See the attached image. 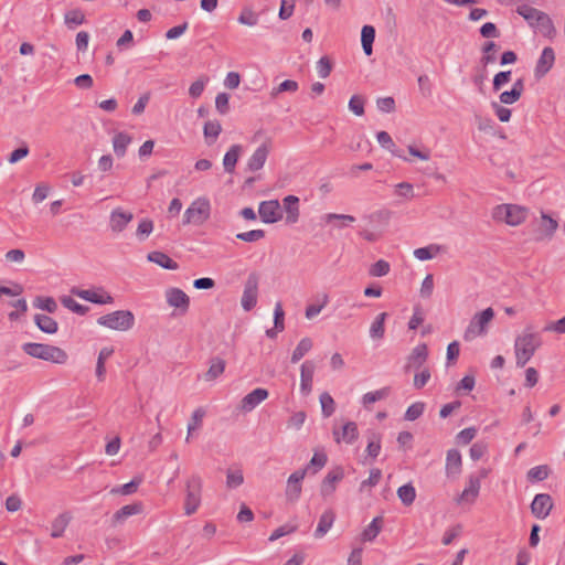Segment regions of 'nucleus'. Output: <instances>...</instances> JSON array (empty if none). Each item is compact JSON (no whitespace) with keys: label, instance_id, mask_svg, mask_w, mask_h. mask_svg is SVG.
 Returning a JSON list of instances; mask_svg holds the SVG:
<instances>
[{"label":"nucleus","instance_id":"obj_1","mask_svg":"<svg viewBox=\"0 0 565 565\" xmlns=\"http://www.w3.org/2000/svg\"><path fill=\"white\" fill-rule=\"evenodd\" d=\"M541 345V335L533 332L531 327H526L523 333L515 338L514 351L516 366H525Z\"/></svg>","mask_w":565,"mask_h":565},{"label":"nucleus","instance_id":"obj_2","mask_svg":"<svg viewBox=\"0 0 565 565\" xmlns=\"http://www.w3.org/2000/svg\"><path fill=\"white\" fill-rule=\"evenodd\" d=\"M22 350L32 358L56 364H64L68 359L67 353L63 349L46 343L26 342L22 345Z\"/></svg>","mask_w":565,"mask_h":565},{"label":"nucleus","instance_id":"obj_3","mask_svg":"<svg viewBox=\"0 0 565 565\" xmlns=\"http://www.w3.org/2000/svg\"><path fill=\"white\" fill-rule=\"evenodd\" d=\"M529 210L516 204H500L492 211L495 221L504 222L510 226L522 224L527 217Z\"/></svg>","mask_w":565,"mask_h":565},{"label":"nucleus","instance_id":"obj_4","mask_svg":"<svg viewBox=\"0 0 565 565\" xmlns=\"http://www.w3.org/2000/svg\"><path fill=\"white\" fill-rule=\"evenodd\" d=\"M97 323L111 330L128 331L135 324V316L130 310H117L100 316Z\"/></svg>","mask_w":565,"mask_h":565},{"label":"nucleus","instance_id":"obj_5","mask_svg":"<svg viewBox=\"0 0 565 565\" xmlns=\"http://www.w3.org/2000/svg\"><path fill=\"white\" fill-rule=\"evenodd\" d=\"M493 318L494 311L491 307L476 313L465 330L463 340L469 342L475 340L477 337L484 335L488 331V326Z\"/></svg>","mask_w":565,"mask_h":565},{"label":"nucleus","instance_id":"obj_6","mask_svg":"<svg viewBox=\"0 0 565 565\" xmlns=\"http://www.w3.org/2000/svg\"><path fill=\"white\" fill-rule=\"evenodd\" d=\"M184 513L194 514L201 504L202 479L199 475H192L185 482Z\"/></svg>","mask_w":565,"mask_h":565},{"label":"nucleus","instance_id":"obj_7","mask_svg":"<svg viewBox=\"0 0 565 565\" xmlns=\"http://www.w3.org/2000/svg\"><path fill=\"white\" fill-rule=\"evenodd\" d=\"M211 214L210 201L205 198H198L191 205L185 210L183 214V224H195L202 225L209 220Z\"/></svg>","mask_w":565,"mask_h":565},{"label":"nucleus","instance_id":"obj_8","mask_svg":"<svg viewBox=\"0 0 565 565\" xmlns=\"http://www.w3.org/2000/svg\"><path fill=\"white\" fill-rule=\"evenodd\" d=\"M259 277L257 273H250L244 284L241 299L242 308L250 311L257 303Z\"/></svg>","mask_w":565,"mask_h":565},{"label":"nucleus","instance_id":"obj_9","mask_svg":"<svg viewBox=\"0 0 565 565\" xmlns=\"http://www.w3.org/2000/svg\"><path fill=\"white\" fill-rule=\"evenodd\" d=\"M558 227V223L555 218L545 212L541 213V217L537 221V226L533 231V239L535 242L550 241Z\"/></svg>","mask_w":565,"mask_h":565},{"label":"nucleus","instance_id":"obj_10","mask_svg":"<svg viewBox=\"0 0 565 565\" xmlns=\"http://www.w3.org/2000/svg\"><path fill=\"white\" fill-rule=\"evenodd\" d=\"M166 300L170 307L179 310L181 316L185 315L190 307L189 296L180 288L172 287L166 290Z\"/></svg>","mask_w":565,"mask_h":565},{"label":"nucleus","instance_id":"obj_11","mask_svg":"<svg viewBox=\"0 0 565 565\" xmlns=\"http://www.w3.org/2000/svg\"><path fill=\"white\" fill-rule=\"evenodd\" d=\"M258 214L260 220L267 224L276 223L282 218V212L278 200L260 202Z\"/></svg>","mask_w":565,"mask_h":565},{"label":"nucleus","instance_id":"obj_12","mask_svg":"<svg viewBox=\"0 0 565 565\" xmlns=\"http://www.w3.org/2000/svg\"><path fill=\"white\" fill-rule=\"evenodd\" d=\"M102 292H98L94 289H79V288H72L71 292L86 301L97 303V305H106V303H113L114 298L106 291H104L102 288L98 289Z\"/></svg>","mask_w":565,"mask_h":565},{"label":"nucleus","instance_id":"obj_13","mask_svg":"<svg viewBox=\"0 0 565 565\" xmlns=\"http://www.w3.org/2000/svg\"><path fill=\"white\" fill-rule=\"evenodd\" d=\"M271 148V140L267 139L264 143H262L250 156V158L247 161L246 169L250 172H256L260 170L270 152Z\"/></svg>","mask_w":565,"mask_h":565},{"label":"nucleus","instance_id":"obj_14","mask_svg":"<svg viewBox=\"0 0 565 565\" xmlns=\"http://www.w3.org/2000/svg\"><path fill=\"white\" fill-rule=\"evenodd\" d=\"M552 508L553 500L552 497L547 493L536 494L531 503L532 514L540 520L547 518Z\"/></svg>","mask_w":565,"mask_h":565},{"label":"nucleus","instance_id":"obj_15","mask_svg":"<svg viewBox=\"0 0 565 565\" xmlns=\"http://www.w3.org/2000/svg\"><path fill=\"white\" fill-rule=\"evenodd\" d=\"M344 478V470L342 467L338 466L330 470L326 477L323 478L320 486V493L322 497L331 495L335 489L337 483L340 482Z\"/></svg>","mask_w":565,"mask_h":565},{"label":"nucleus","instance_id":"obj_16","mask_svg":"<svg viewBox=\"0 0 565 565\" xmlns=\"http://www.w3.org/2000/svg\"><path fill=\"white\" fill-rule=\"evenodd\" d=\"M307 469H299L292 472L287 480L286 498L296 501L301 494V481L305 479Z\"/></svg>","mask_w":565,"mask_h":565},{"label":"nucleus","instance_id":"obj_17","mask_svg":"<svg viewBox=\"0 0 565 565\" xmlns=\"http://www.w3.org/2000/svg\"><path fill=\"white\" fill-rule=\"evenodd\" d=\"M134 214L131 212H125L120 207L111 211L109 217V226L114 233L122 232L126 226L132 221Z\"/></svg>","mask_w":565,"mask_h":565},{"label":"nucleus","instance_id":"obj_18","mask_svg":"<svg viewBox=\"0 0 565 565\" xmlns=\"http://www.w3.org/2000/svg\"><path fill=\"white\" fill-rule=\"evenodd\" d=\"M428 358V349L425 343L416 345L407 358L406 371L409 369H420Z\"/></svg>","mask_w":565,"mask_h":565},{"label":"nucleus","instance_id":"obj_19","mask_svg":"<svg viewBox=\"0 0 565 565\" xmlns=\"http://www.w3.org/2000/svg\"><path fill=\"white\" fill-rule=\"evenodd\" d=\"M315 374V363L305 361L300 367V391L303 395H309L312 390Z\"/></svg>","mask_w":565,"mask_h":565},{"label":"nucleus","instance_id":"obj_20","mask_svg":"<svg viewBox=\"0 0 565 565\" xmlns=\"http://www.w3.org/2000/svg\"><path fill=\"white\" fill-rule=\"evenodd\" d=\"M268 391L266 388H255L248 393L241 402V408L244 412L253 411L257 405L268 397Z\"/></svg>","mask_w":565,"mask_h":565},{"label":"nucleus","instance_id":"obj_21","mask_svg":"<svg viewBox=\"0 0 565 565\" xmlns=\"http://www.w3.org/2000/svg\"><path fill=\"white\" fill-rule=\"evenodd\" d=\"M143 511V504L141 502H135L131 504L124 505L116 511L111 518L114 526L122 524L129 516L140 514Z\"/></svg>","mask_w":565,"mask_h":565},{"label":"nucleus","instance_id":"obj_22","mask_svg":"<svg viewBox=\"0 0 565 565\" xmlns=\"http://www.w3.org/2000/svg\"><path fill=\"white\" fill-rule=\"evenodd\" d=\"M555 61L554 50L550 46L544 47L535 66V76L537 78L544 76L553 67Z\"/></svg>","mask_w":565,"mask_h":565},{"label":"nucleus","instance_id":"obj_23","mask_svg":"<svg viewBox=\"0 0 565 565\" xmlns=\"http://www.w3.org/2000/svg\"><path fill=\"white\" fill-rule=\"evenodd\" d=\"M462 459L461 454L457 449H449L446 456V475L447 477H457L461 472Z\"/></svg>","mask_w":565,"mask_h":565},{"label":"nucleus","instance_id":"obj_24","mask_svg":"<svg viewBox=\"0 0 565 565\" xmlns=\"http://www.w3.org/2000/svg\"><path fill=\"white\" fill-rule=\"evenodd\" d=\"M333 437L338 444L341 441L353 444L359 437L358 425L354 422H348L343 425L341 433L333 430Z\"/></svg>","mask_w":565,"mask_h":565},{"label":"nucleus","instance_id":"obj_25","mask_svg":"<svg viewBox=\"0 0 565 565\" xmlns=\"http://www.w3.org/2000/svg\"><path fill=\"white\" fill-rule=\"evenodd\" d=\"M147 259L151 263L159 265L164 269L175 270L179 268L177 262H174L169 255L163 252L154 250L147 255Z\"/></svg>","mask_w":565,"mask_h":565},{"label":"nucleus","instance_id":"obj_26","mask_svg":"<svg viewBox=\"0 0 565 565\" xmlns=\"http://www.w3.org/2000/svg\"><path fill=\"white\" fill-rule=\"evenodd\" d=\"M71 521H72L71 512L66 511V512H63V513L58 514L52 521L51 536L53 539L62 537Z\"/></svg>","mask_w":565,"mask_h":565},{"label":"nucleus","instance_id":"obj_27","mask_svg":"<svg viewBox=\"0 0 565 565\" xmlns=\"http://www.w3.org/2000/svg\"><path fill=\"white\" fill-rule=\"evenodd\" d=\"M481 487V478L476 476H470L468 479V486L463 489L460 500L467 502H473L479 495Z\"/></svg>","mask_w":565,"mask_h":565},{"label":"nucleus","instance_id":"obj_28","mask_svg":"<svg viewBox=\"0 0 565 565\" xmlns=\"http://www.w3.org/2000/svg\"><path fill=\"white\" fill-rule=\"evenodd\" d=\"M335 520V513L332 509L326 510L319 519L318 526L315 531V536L320 539L324 536L331 529Z\"/></svg>","mask_w":565,"mask_h":565},{"label":"nucleus","instance_id":"obj_29","mask_svg":"<svg viewBox=\"0 0 565 565\" xmlns=\"http://www.w3.org/2000/svg\"><path fill=\"white\" fill-rule=\"evenodd\" d=\"M533 28H535L543 36L548 39H553L556 34L553 21L545 12H543L540 19L536 20Z\"/></svg>","mask_w":565,"mask_h":565},{"label":"nucleus","instance_id":"obj_30","mask_svg":"<svg viewBox=\"0 0 565 565\" xmlns=\"http://www.w3.org/2000/svg\"><path fill=\"white\" fill-rule=\"evenodd\" d=\"M243 151V148L241 145H233L231 148L226 151L223 158V167L224 170L228 173H233L236 167V163L239 159V156Z\"/></svg>","mask_w":565,"mask_h":565},{"label":"nucleus","instance_id":"obj_31","mask_svg":"<svg viewBox=\"0 0 565 565\" xmlns=\"http://www.w3.org/2000/svg\"><path fill=\"white\" fill-rule=\"evenodd\" d=\"M284 207L286 210L287 216L286 222L288 224H294L298 221L299 217V199L296 195H287L284 200Z\"/></svg>","mask_w":565,"mask_h":565},{"label":"nucleus","instance_id":"obj_32","mask_svg":"<svg viewBox=\"0 0 565 565\" xmlns=\"http://www.w3.org/2000/svg\"><path fill=\"white\" fill-rule=\"evenodd\" d=\"M36 327L44 333L54 334L58 330L57 322L50 316L38 313L34 316Z\"/></svg>","mask_w":565,"mask_h":565},{"label":"nucleus","instance_id":"obj_33","mask_svg":"<svg viewBox=\"0 0 565 565\" xmlns=\"http://www.w3.org/2000/svg\"><path fill=\"white\" fill-rule=\"evenodd\" d=\"M375 40V29L372 25H364L361 30V43L365 55L370 56L373 53V43Z\"/></svg>","mask_w":565,"mask_h":565},{"label":"nucleus","instance_id":"obj_34","mask_svg":"<svg viewBox=\"0 0 565 565\" xmlns=\"http://www.w3.org/2000/svg\"><path fill=\"white\" fill-rule=\"evenodd\" d=\"M376 138H377V141L379 143L390 150L392 152L393 156L395 157H398L405 161H409L404 154H403V150H398V149H395V142L393 141L392 137L390 136L388 132L386 131H380L377 132L376 135Z\"/></svg>","mask_w":565,"mask_h":565},{"label":"nucleus","instance_id":"obj_35","mask_svg":"<svg viewBox=\"0 0 565 565\" xmlns=\"http://www.w3.org/2000/svg\"><path fill=\"white\" fill-rule=\"evenodd\" d=\"M131 142V137L127 132H118L113 138V147L114 152L118 158L125 156L129 143Z\"/></svg>","mask_w":565,"mask_h":565},{"label":"nucleus","instance_id":"obj_36","mask_svg":"<svg viewBox=\"0 0 565 565\" xmlns=\"http://www.w3.org/2000/svg\"><path fill=\"white\" fill-rule=\"evenodd\" d=\"M226 362L222 358L214 356L210 360V367L206 371L204 379L206 381H214L221 374H223L225 370Z\"/></svg>","mask_w":565,"mask_h":565},{"label":"nucleus","instance_id":"obj_37","mask_svg":"<svg viewBox=\"0 0 565 565\" xmlns=\"http://www.w3.org/2000/svg\"><path fill=\"white\" fill-rule=\"evenodd\" d=\"M383 524L382 516H375L372 522L364 529L361 534V539L363 542L373 541L381 532Z\"/></svg>","mask_w":565,"mask_h":565},{"label":"nucleus","instance_id":"obj_38","mask_svg":"<svg viewBox=\"0 0 565 565\" xmlns=\"http://www.w3.org/2000/svg\"><path fill=\"white\" fill-rule=\"evenodd\" d=\"M381 434L376 431H369L367 434V446H366V452L367 456L375 459L381 451Z\"/></svg>","mask_w":565,"mask_h":565},{"label":"nucleus","instance_id":"obj_39","mask_svg":"<svg viewBox=\"0 0 565 565\" xmlns=\"http://www.w3.org/2000/svg\"><path fill=\"white\" fill-rule=\"evenodd\" d=\"M518 14L523 17L527 23L533 26L537 19H540L543 11L537 10L529 4H521L516 8Z\"/></svg>","mask_w":565,"mask_h":565},{"label":"nucleus","instance_id":"obj_40","mask_svg":"<svg viewBox=\"0 0 565 565\" xmlns=\"http://www.w3.org/2000/svg\"><path fill=\"white\" fill-rule=\"evenodd\" d=\"M387 316L388 315L386 312H382L376 316V318L374 319V321L372 322L371 328H370V337L372 339H382L384 337V333H385L384 323H385V319L387 318Z\"/></svg>","mask_w":565,"mask_h":565},{"label":"nucleus","instance_id":"obj_41","mask_svg":"<svg viewBox=\"0 0 565 565\" xmlns=\"http://www.w3.org/2000/svg\"><path fill=\"white\" fill-rule=\"evenodd\" d=\"M259 15L250 7H244L237 18V22L247 26H255L258 23Z\"/></svg>","mask_w":565,"mask_h":565},{"label":"nucleus","instance_id":"obj_42","mask_svg":"<svg viewBox=\"0 0 565 565\" xmlns=\"http://www.w3.org/2000/svg\"><path fill=\"white\" fill-rule=\"evenodd\" d=\"M312 348V340L310 338H302L291 355V362L297 363L300 361Z\"/></svg>","mask_w":565,"mask_h":565},{"label":"nucleus","instance_id":"obj_43","mask_svg":"<svg viewBox=\"0 0 565 565\" xmlns=\"http://www.w3.org/2000/svg\"><path fill=\"white\" fill-rule=\"evenodd\" d=\"M141 482H142L141 477H135L130 482L125 483L120 487L113 488L110 493L121 494V495L132 494L137 491V489L141 484Z\"/></svg>","mask_w":565,"mask_h":565},{"label":"nucleus","instance_id":"obj_44","mask_svg":"<svg viewBox=\"0 0 565 565\" xmlns=\"http://www.w3.org/2000/svg\"><path fill=\"white\" fill-rule=\"evenodd\" d=\"M64 22L68 29L81 25L85 22V14L81 9H73L64 14Z\"/></svg>","mask_w":565,"mask_h":565},{"label":"nucleus","instance_id":"obj_45","mask_svg":"<svg viewBox=\"0 0 565 565\" xmlns=\"http://www.w3.org/2000/svg\"><path fill=\"white\" fill-rule=\"evenodd\" d=\"M222 131V126L218 120H209L204 124L203 134L206 139H212L209 145L213 143Z\"/></svg>","mask_w":565,"mask_h":565},{"label":"nucleus","instance_id":"obj_46","mask_svg":"<svg viewBox=\"0 0 565 565\" xmlns=\"http://www.w3.org/2000/svg\"><path fill=\"white\" fill-rule=\"evenodd\" d=\"M397 495L402 503L408 507L415 501L416 490L411 483H407L397 489Z\"/></svg>","mask_w":565,"mask_h":565},{"label":"nucleus","instance_id":"obj_47","mask_svg":"<svg viewBox=\"0 0 565 565\" xmlns=\"http://www.w3.org/2000/svg\"><path fill=\"white\" fill-rule=\"evenodd\" d=\"M321 412L324 418L330 417L335 411V403L328 392L320 395Z\"/></svg>","mask_w":565,"mask_h":565},{"label":"nucleus","instance_id":"obj_48","mask_svg":"<svg viewBox=\"0 0 565 565\" xmlns=\"http://www.w3.org/2000/svg\"><path fill=\"white\" fill-rule=\"evenodd\" d=\"M61 303L67 308L68 310L84 316L88 312L89 308L87 306H83L78 303L76 300H74L71 296H64L61 298Z\"/></svg>","mask_w":565,"mask_h":565},{"label":"nucleus","instance_id":"obj_49","mask_svg":"<svg viewBox=\"0 0 565 565\" xmlns=\"http://www.w3.org/2000/svg\"><path fill=\"white\" fill-rule=\"evenodd\" d=\"M550 475V468L547 465L536 466L527 471V479L532 482L543 481Z\"/></svg>","mask_w":565,"mask_h":565},{"label":"nucleus","instance_id":"obj_50","mask_svg":"<svg viewBox=\"0 0 565 565\" xmlns=\"http://www.w3.org/2000/svg\"><path fill=\"white\" fill-rule=\"evenodd\" d=\"M298 83L294 79H286L281 82L277 87H274L270 92V97L276 98L279 94L289 92L295 93L298 90Z\"/></svg>","mask_w":565,"mask_h":565},{"label":"nucleus","instance_id":"obj_51","mask_svg":"<svg viewBox=\"0 0 565 565\" xmlns=\"http://www.w3.org/2000/svg\"><path fill=\"white\" fill-rule=\"evenodd\" d=\"M478 129L491 136L495 135V122L489 117H482L481 115L475 116Z\"/></svg>","mask_w":565,"mask_h":565},{"label":"nucleus","instance_id":"obj_52","mask_svg":"<svg viewBox=\"0 0 565 565\" xmlns=\"http://www.w3.org/2000/svg\"><path fill=\"white\" fill-rule=\"evenodd\" d=\"M498 45L493 41L486 42L482 46L483 55L480 58V63L486 67L487 65L495 61V56L491 52H495Z\"/></svg>","mask_w":565,"mask_h":565},{"label":"nucleus","instance_id":"obj_53","mask_svg":"<svg viewBox=\"0 0 565 565\" xmlns=\"http://www.w3.org/2000/svg\"><path fill=\"white\" fill-rule=\"evenodd\" d=\"M390 394V387H383L381 390L369 392L363 395V404L365 406L373 404L377 401L384 399Z\"/></svg>","mask_w":565,"mask_h":565},{"label":"nucleus","instance_id":"obj_54","mask_svg":"<svg viewBox=\"0 0 565 565\" xmlns=\"http://www.w3.org/2000/svg\"><path fill=\"white\" fill-rule=\"evenodd\" d=\"M390 268L391 266L386 260L380 259L370 267L369 274L372 277H382L390 273Z\"/></svg>","mask_w":565,"mask_h":565},{"label":"nucleus","instance_id":"obj_55","mask_svg":"<svg viewBox=\"0 0 565 565\" xmlns=\"http://www.w3.org/2000/svg\"><path fill=\"white\" fill-rule=\"evenodd\" d=\"M34 306L50 313L55 312L57 309L56 301L52 297H36Z\"/></svg>","mask_w":565,"mask_h":565},{"label":"nucleus","instance_id":"obj_56","mask_svg":"<svg viewBox=\"0 0 565 565\" xmlns=\"http://www.w3.org/2000/svg\"><path fill=\"white\" fill-rule=\"evenodd\" d=\"M477 428L476 427H468L462 430H460L456 435V443L457 445H468L477 435Z\"/></svg>","mask_w":565,"mask_h":565},{"label":"nucleus","instance_id":"obj_57","mask_svg":"<svg viewBox=\"0 0 565 565\" xmlns=\"http://www.w3.org/2000/svg\"><path fill=\"white\" fill-rule=\"evenodd\" d=\"M204 416H205V411L203 408H201V407L196 408L193 412L192 417H191V422L188 425L186 441H189V438H190V435H191L192 430H194V429H196L198 427L201 426Z\"/></svg>","mask_w":565,"mask_h":565},{"label":"nucleus","instance_id":"obj_58","mask_svg":"<svg viewBox=\"0 0 565 565\" xmlns=\"http://www.w3.org/2000/svg\"><path fill=\"white\" fill-rule=\"evenodd\" d=\"M326 223L341 221L340 227L348 226L355 221V217L349 214L328 213L323 216Z\"/></svg>","mask_w":565,"mask_h":565},{"label":"nucleus","instance_id":"obj_59","mask_svg":"<svg viewBox=\"0 0 565 565\" xmlns=\"http://www.w3.org/2000/svg\"><path fill=\"white\" fill-rule=\"evenodd\" d=\"M424 409H425L424 403H422V402L413 403L406 409L405 419L411 420V422L416 420L417 418H419L423 415Z\"/></svg>","mask_w":565,"mask_h":565},{"label":"nucleus","instance_id":"obj_60","mask_svg":"<svg viewBox=\"0 0 565 565\" xmlns=\"http://www.w3.org/2000/svg\"><path fill=\"white\" fill-rule=\"evenodd\" d=\"M317 72L321 78H327L332 72V62L328 56H322L317 62Z\"/></svg>","mask_w":565,"mask_h":565},{"label":"nucleus","instance_id":"obj_61","mask_svg":"<svg viewBox=\"0 0 565 565\" xmlns=\"http://www.w3.org/2000/svg\"><path fill=\"white\" fill-rule=\"evenodd\" d=\"M364 98L360 95H353L349 100V109L356 116L364 115Z\"/></svg>","mask_w":565,"mask_h":565},{"label":"nucleus","instance_id":"obj_62","mask_svg":"<svg viewBox=\"0 0 565 565\" xmlns=\"http://www.w3.org/2000/svg\"><path fill=\"white\" fill-rule=\"evenodd\" d=\"M207 82H209V77H206V76H203V77L196 79L195 82H193L189 88V95L192 98H199L202 95Z\"/></svg>","mask_w":565,"mask_h":565},{"label":"nucleus","instance_id":"obj_63","mask_svg":"<svg viewBox=\"0 0 565 565\" xmlns=\"http://www.w3.org/2000/svg\"><path fill=\"white\" fill-rule=\"evenodd\" d=\"M230 95L226 93H218L215 98V108L221 115H226L230 111Z\"/></svg>","mask_w":565,"mask_h":565},{"label":"nucleus","instance_id":"obj_64","mask_svg":"<svg viewBox=\"0 0 565 565\" xmlns=\"http://www.w3.org/2000/svg\"><path fill=\"white\" fill-rule=\"evenodd\" d=\"M153 231V222L149 218H143L140 221L138 227H137V235L140 241H143L146 237H148L151 232Z\"/></svg>","mask_w":565,"mask_h":565}]
</instances>
